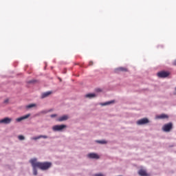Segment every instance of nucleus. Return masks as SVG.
Wrapping results in <instances>:
<instances>
[{"label":"nucleus","instance_id":"nucleus-9","mask_svg":"<svg viewBox=\"0 0 176 176\" xmlns=\"http://www.w3.org/2000/svg\"><path fill=\"white\" fill-rule=\"evenodd\" d=\"M11 122H12V119L9 118H6L0 120V123H5L6 124H8V123H10Z\"/></svg>","mask_w":176,"mask_h":176},{"label":"nucleus","instance_id":"nucleus-22","mask_svg":"<svg viewBox=\"0 0 176 176\" xmlns=\"http://www.w3.org/2000/svg\"><path fill=\"white\" fill-rule=\"evenodd\" d=\"M56 116H57L56 114H52L51 115V118H56Z\"/></svg>","mask_w":176,"mask_h":176},{"label":"nucleus","instance_id":"nucleus-20","mask_svg":"<svg viewBox=\"0 0 176 176\" xmlns=\"http://www.w3.org/2000/svg\"><path fill=\"white\" fill-rule=\"evenodd\" d=\"M113 102H105V103H103L102 105H109V104H112Z\"/></svg>","mask_w":176,"mask_h":176},{"label":"nucleus","instance_id":"nucleus-1","mask_svg":"<svg viewBox=\"0 0 176 176\" xmlns=\"http://www.w3.org/2000/svg\"><path fill=\"white\" fill-rule=\"evenodd\" d=\"M30 162L32 167H37L38 168H40V170H43V171L49 170V168L52 167L51 162H37L36 159L31 160Z\"/></svg>","mask_w":176,"mask_h":176},{"label":"nucleus","instance_id":"nucleus-19","mask_svg":"<svg viewBox=\"0 0 176 176\" xmlns=\"http://www.w3.org/2000/svg\"><path fill=\"white\" fill-rule=\"evenodd\" d=\"M18 138L20 140V141H23V140H25V138H24L23 135H19Z\"/></svg>","mask_w":176,"mask_h":176},{"label":"nucleus","instance_id":"nucleus-12","mask_svg":"<svg viewBox=\"0 0 176 176\" xmlns=\"http://www.w3.org/2000/svg\"><path fill=\"white\" fill-rule=\"evenodd\" d=\"M116 71V72H127V69L125 67H118Z\"/></svg>","mask_w":176,"mask_h":176},{"label":"nucleus","instance_id":"nucleus-3","mask_svg":"<svg viewBox=\"0 0 176 176\" xmlns=\"http://www.w3.org/2000/svg\"><path fill=\"white\" fill-rule=\"evenodd\" d=\"M67 128V125L61 124V125H55L53 126L52 130L54 131H61L64 130V129Z\"/></svg>","mask_w":176,"mask_h":176},{"label":"nucleus","instance_id":"nucleus-25","mask_svg":"<svg viewBox=\"0 0 176 176\" xmlns=\"http://www.w3.org/2000/svg\"><path fill=\"white\" fill-rule=\"evenodd\" d=\"M30 83H32V81H30Z\"/></svg>","mask_w":176,"mask_h":176},{"label":"nucleus","instance_id":"nucleus-18","mask_svg":"<svg viewBox=\"0 0 176 176\" xmlns=\"http://www.w3.org/2000/svg\"><path fill=\"white\" fill-rule=\"evenodd\" d=\"M96 142H98V144H107V141L105 140H97Z\"/></svg>","mask_w":176,"mask_h":176},{"label":"nucleus","instance_id":"nucleus-24","mask_svg":"<svg viewBox=\"0 0 176 176\" xmlns=\"http://www.w3.org/2000/svg\"><path fill=\"white\" fill-rule=\"evenodd\" d=\"M97 91H101V90H100V89H98V90H97Z\"/></svg>","mask_w":176,"mask_h":176},{"label":"nucleus","instance_id":"nucleus-7","mask_svg":"<svg viewBox=\"0 0 176 176\" xmlns=\"http://www.w3.org/2000/svg\"><path fill=\"white\" fill-rule=\"evenodd\" d=\"M88 157H89V159H100V156L94 153L88 154Z\"/></svg>","mask_w":176,"mask_h":176},{"label":"nucleus","instance_id":"nucleus-8","mask_svg":"<svg viewBox=\"0 0 176 176\" xmlns=\"http://www.w3.org/2000/svg\"><path fill=\"white\" fill-rule=\"evenodd\" d=\"M31 116V114H27L25 116H23L22 117H20L19 118H16V122H21V120H25V119H28V118Z\"/></svg>","mask_w":176,"mask_h":176},{"label":"nucleus","instance_id":"nucleus-14","mask_svg":"<svg viewBox=\"0 0 176 176\" xmlns=\"http://www.w3.org/2000/svg\"><path fill=\"white\" fill-rule=\"evenodd\" d=\"M52 91H47V92L42 94L41 98H46V97H49V96H50V94H52Z\"/></svg>","mask_w":176,"mask_h":176},{"label":"nucleus","instance_id":"nucleus-10","mask_svg":"<svg viewBox=\"0 0 176 176\" xmlns=\"http://www.w3.org/2000/svg\"><path fill=\"white\" fill-rule=\"evenodd\" d=\"M41 138L46 139L47 138V135H41L36 137L32 138L31 140H33L34 141H36L37 140H41Z\"/></svg>","mask_w":176,"mask_h":176},{"label":"nucleus","instance_id":"nucleus-16","mask_svg":"<svg viewBox=\"0 0 176 176\" xmlns=\"http://www.w3.org/2000/svg\"><path fill=\"white\" fill-rule=\"evenodd\" d=\"M34 107H36V104H28L26 106V108H28V109H30V108H34Z\"/></svg>","mask_w":176,"mask_h":176},{"label":"nucleus","instance_id":"nucleus-4","mask_svg":"<svg viewBox=\"0 0 176 176\" xmlns=\"http://www.w3.org/2000/svg\"><path fill=\"white\" fill-rule=\"evenodd\" d=\"M149 123V120L148 118H142L137 122V124L142 125V124H146Z\"/></svg>","mask_w":176,"mask_h":176},{"label":"nucleus","instance_id":"nucleus-11","mask_svg":"<svg viewBox=\"0 0 176 176\" xmlns=\"http://www.w3.org/2000/svg\"><path fill=\"white\" fill-rule=\"evenodd\" d=\"M155 118H156V119H168V116L163 113V114L157 116Z\"/></svg>","mask_w":176,"mask_h":176},{"label":"nucleus","instance_id":"nucleus-15","mask_svg":"<svg viewBox=\"0 0 176 176\" xmlns=\"http://www.w3.org/2000/svg\"><path fill=\"white\" fill-rule=\"evenodd\" d=\"M85 97L87 98H94V97H96V95L94 94H88L85 95Z\"/></svg>","mask_w":176,"mask_h":176},{"label":"nucleus","instance_id":"nucleus-21","mask_svg":"<svg viewBox=\"0 0 176 176\" xmlns=\"http://www.w3.org/2000/svg\"><path fill=\"white\" fill-rule=\"evenodd\" d=\"M95 176H104L102 173L96 174Z\"/></svg>","mask_w":176,"mask_h":176},{"label":"nucleus","instance_id":"nucleus-17","mask_svg":"<svg viewBox=\"0 0 176 176\" xmlns=\"http://www.w3.org/2000/svg\"><path fill=\"white\" fill-rule=\"evenodd\" d=\"M33 174L34 175H38V170H36V167H33Z\"/></svg>","mask_w":176,"mask_h":176},{"label":"nucleus","instance_id":"nucleus-13","mask_svg":"<svg viewBox=\"0 0 176 176\" xmlns=\"http://www.w3.org/2000/svg\"><path fill=\"white\" fill-rule=\"evenodd\" d=\"M57 120L58 122H64V120H68V116H63L60 117Z\"/></svg>","mask_w":176,"mask_h":176},{"label":"nucleus","instance_id":"nucleus-6","mask_svg":"<svg viewBox=\"0 0 176 176\" xmlns=\"http://www.w3.org/2000/svg\"><path fill=\"white\" fill-rule=\"evenodd\" d=\"M138 174L140 176H151V174L146 173V170L145 169H140L138 171Z\"/></svg>","mask_w":176,"mask_h":176},{"label":"nucleus","instance_id":"nucleus-23","mask_svg":"<svg viewBox=\"0 0 176 176\" xmlns=\"http://www.w3.org/2000/svg\"><path fill=\"white\" fill-rule=\"evenodd\" d=\"M89 65H93V62H89Z\"/></svg>","mask_w":176,"mask_h":176},{"label":"nucleus","instance_id":"nucleus-2","mask_svg":"<svg viewBox=\"0 0 176 176\" xmlns=\"http://www.w3.org/2000/svg\"><path fill=\"white\" fill-rule=\"evenodd\" d=\"M163 131H165V133H170L171 130H173V122H168V124H165L162 126Z\"/></svg>","mask_w":176,"mask_h":176},{"label":"nucleus","instance_id":"nucleus-5","mask_svg":"<svg viewBox=\"0 0 176 176\" xmlns=\"http://www.w3.org/2000/svg\"><path fill=\"white\" fill-rule=\"evenodd\" d=\"M170 75V73L167 72H160L157 73V76L159 78H167Z\"/></svg>","mask_w":176,"mask_h":176}]
</instances>
